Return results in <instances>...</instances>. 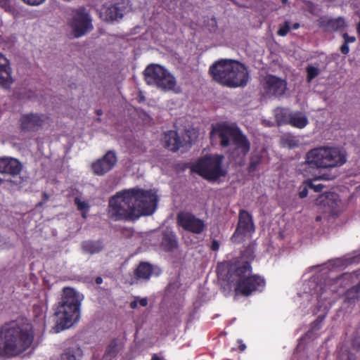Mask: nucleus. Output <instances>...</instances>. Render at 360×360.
Returning <instances> with one entry per match:
<instances>
[{
  "label": "nucleus",
  "instance_id": "56",
  "mask_svg": "<svg viewBox=\"0 0 360 360\" xmlns=\"http://www.w3.org/2000/svg\"><path fill=\"white\" fill-rule=\"evenodd\" d=\"M281 1H282V2H283V4H285V3L288 1V0H281Z\"/></svg>",
  "mask_w": 360,
  "mask_h": 360
},
{
  "label": "nucleus",
  "instance_id": "50",
  "mask_svg": "<svg viewBox=\"0 0 360 360\" xmlns=\"http://www.w3.org/2000/svg\"><path fill=\"white\" fill-rule=\"evenodd\" d=\"M82 212V218L84 219H86V217H87V212H89V210H82V211H80Z\"/></svg>",
  "mask_w": 360,
  "mask_h": 360
},
{
  "label": "nucleus",
  "instance_id": "47",
  "mask_svg": "<svg viewBox=\"0 0 360 360\" xmlns=\"http://www.w3.org/2000/svg\"><path fill=\"white\" fill-rule=\"evenodd\" d=\"M137 306H138V302H137V301L134 300V301L131 302V303H130V307H131V309H136V308L137 307Z\"/></svg>",
  "mask_w": 360,
  "mask_h": 360
},
{
  "label": "nucleus",
  "instance_id": "19",
  "mask_svg": "<svg viewBox=\"0 0 360 360\" xmlns=\"http://www.w3.org/2000/svg\"><path fill=\"white\" fill-rule=\"evenodd\" d=\"M22 169L21 162L16 158H0V173L12 176L18 175Z\"/></svg>",
  "mask_w": 360,
  "mask_h": 360
},
{
  "label": "nucleus",
  "instance_id": "61",
  "mask_svg": "<svg viewBox=\"0 0 360 360\" xmlns=\"http://www.w3.org/2000/svg\"><path fill=\"white\" fill-rule=\"evenodd\" d=\"M3 180L0 178V184L2 183Z\"/></svg>",
  "mask_w": 360,
  "mask_h": 360
},
{
  "label": "nucleus",
  "instance_id": "34",
  "mask_svg": "<svg viewBox=\"0 0 360 360\" xmlns=\"http://www.w3.org/2000/svg\"><path fill=\"white\" fill-rule=\"evenodd\" d=\"M325 315L319 316L315 321H314L311 323V330L316 331L319 330L321 328V324L325 319Z\"/></svg>",
  "mask_w": 360,
  "mask_h": 360
},
{
  "label": "nucleus",
  "instance_id": "55",
  "mask_svg": "<svg viewBox=\"0 0 360 360\" xmlns=\"http://www.w3.org/2000/svg\"><path fill=\"white\" fill-rule=\"evenodd\" d=\"M245 348V345H242L240 347V350H243Z\"/></svg>",
  "mask_w": 360,
  "mask_h": 360
},
{
  "label": "nucleus",
  "instance_id": "24",
  "mask_svg": "<svg viewBox=\"0 0 360 360\" xmlns=\"http://www.w3.org/2000/svg\"><path fill=\"white\" fill-rule=\"evenodd\" d=\"M162 247L167 252H172L178 248L176 236L173 232H165L162 240Z\"/></svg>",
  "mask_w": 360,
  "mask_h": 360
},
{
  "label": "nucleus",
  "instance_id": "41",
  "mask_svg": "<svg viewBox=\"0 0 360 360\" xmlns=\"http://www.w3.org/2000/svg\"><path fill=\"white\" fill-rule=\"evenodd\" d=\"M342 37L345 40L344 42L347 44H348V43L354 42L356 40V38L354 37H350V36H349V34L347 33H344Z\"/></svg>",
  "mask_w": 360,
  "mask_h": 360
},
{
  "label": "nucleus",
  "instance_id": "25",
  "mask_svg": "<svg viewBox=\"0 0 360 360\" xmlns=\"http://www.w3.org/2000/svg\"><path fill=\"white\" fill-rule=\"evenodd\" d=\"M82 356V349L77 345H74L64 350L60 360H81Z\"/></svg>",
  "mask_w": 360,
  "mask_h": 360
},
{
  "label": "nucleus",
  "instance_id": "38",
  "mask_svg": "<svg viewBox=\"0 0 360 360\" xmlns=\"http://www.w3.org/2000/svg\"><path fill=\"white\" fill-rule=\"evenodd\" d=\"M308 188L313 189L315 192H320L323 188L324 186L321 184H314L312 181H307Z\"/></svg>",
  "mask_w": 360,
  "mask_h": 360
},
{
  "label": "nucleus",
  "instance_id": "52",
  "mask_svg": "<svg viewBox=\"0 0 360 360\" xmlns=\"http://www.w3.org/2000/svg\"><path fill=\"white\" fill-rule=\"evenodd\" d=\"M356 31L359 34V41H360V21L359 22V23L357 25Z\"/></svg>",
  "mask_w": 360,
  "mask_h": 360
},
{
  "label": "nucleus",
  "instance_id": "51",
  "mask_svg": "<svg viewBox=\"0 0 360 360\" xmlns=\"http://www.w3.org/2000/svg\"><path fill=\"white\" fill-rule=\"evenodd\" d=\"M354 355L352 353L349 352L347 359L346 360H354Z\"/></svg>",
  "mask_w": 360,
  "mask_h": 360
},
{
  "label": "nucleus",
  "instance_id": "49",
  "mask_svg": "<svg viewBox=\"0 0 360 360\" xmlns=\"http://www.w3.org/2000/svg\"><path fill=\"white\" fill-rule=\"evenodd\" d=\"M8 1V0H0V6L3 8H6Z\"/></svg>",
  "mask_w": 360,
  "mask_h": 360
},
{
  "label": "nucleus",
  "instance_id": "3",
  "mask_svg": "<svg viewBox=\"0 0 360 360\" xmlns=\"http://www.w3.org/2000/svg\"><path fill=\"white\" fill-rule=\"evenodd\" d=\"M34 340L31 323L25 319L6 323L0 327V357H15L28 349Z\"/></svg>",
  "mask_w": 360,
  "mask_h": 360
},
{
  "label": "nucleus",
  "instance_id": "29",
  "mask_svg": "<svg viewBox=\"0 0 360 360\" xmlns=\"http://www.w3.org/2000/svg\"><path fill=\"white\" fill-rule=\"evenodd\" d=\"M262 162V158L259 155L251 157L248 165V171L249 173L255 172Z\"/></svg>",
  "mask_w": 360,
  "mask_h": 360
},
{
  "label": "nucleus",
  "instance_id": "1",
  "mask_svg": "<svg viewBox=\"0 0 360 360\" xmlns=\"http://www.w3.org/2000/svg\"><path fill=\"white\" fill-rule=\"evenodd\" d=\"M158 197L153 190L138 187L117 192L108 202V217L114 221H134L141 216L153 214Z\"/></svg>",
  "mask_w": 360,
  "mask_h": 360
},
{
  "label": "nucleus",
  "instance_id": "11",
  "mask_svg": "<svg viewBox=\"0 0 360 360\" xmlns=\"http://www.w3.org/2000/svg\"><path fill=\"white\" fill-rule=\"evenodd\" d=\"M255 227L252 214L245 210H240L236 230L231 236L233 243H240L245 237H251Z\"/></svg>",
  "mask_w": 360,
  "mask_h": 360
},
{
  "label": "nucleus",
  "instance_id": "10",
  "mask_svg": "<svg viewBox=\"0 0 360 360\" xmlns=\"http://www.w3.org/2000/svg\"><path fill=\"white\" fill-rule=\"evenodd\" d=\"M52 122L47 114H22L19 120L20 129L25 133L48 129Z\"/></svg>",
  "mask_w": 360,
  "mask_h": 360
},
{
  "label": "nucleus",
  "instance_id": "28",
  "mask_svg": "<svg viewBox=\"0 0 360 360\" xmlns=\"http://www.w3.org/2000/svg\"><path fill=\"white\" fill-rule=\"evenodd\" d=\"M360 286H352L348 289L345 292V300L349 303H355L356 301L360 299V293L358 288Z\"/></svg>",
  "mask_w": 360,
  "mask_h": 360
},
{
  "label": "nucleus",
  "instance_id": "30",
  "mask_svg": "<svg viewBox=\"0 0 360 360\" xmlns=\"http://www.w3.org/2000/svg\"><path fill=\"white\" fill-rule=\"evenodd\" d=\"M32 313L37 321H41L45 317L43 307L39 304L33 305Z\"/></svg>",
  "mask_w": 360,
  "mask_h": 360
},
{
  "label": "nucleus",
  "instance_id": "33",
  "mask_svg": "<svg viewBox=\"0 0 360 360\" xmlns=\"http://www.w3.org/2000/svg\"><path fill=\"white\" fill-rule=\"evenodd\" d=\"M74 202L79 211L89 210L90 206L88 202L81 200L79 197L75 198Z\"/></svg>",
  "mask_w": 360,
  "mask_h": 360
},
{
  "label": "nucleus",
  "instance_id": "48",
  "mask_svg": "<svg viewBox=\"0 0 360 360\" xmlns=\"http://www.w3.org/2000/svg\"><path fill=\"white\" fill-rule=\"evenodd\" d=\"M95 282H96V284L100 285V284H101L103 283V278L101 277H100V276H98V277L96 278Z\"/></svg>",
  "mask_w": 360,
  "mask_h": 360
},
{
  "label": "nucleus",
  "instance_id": "22",
  "mask_svg": "<svg viewBox=\"0 0 360 360\" xmlns=\"http://www.w3.org/2000/svg\"><path fill=\"white\" fill-rule=\"evenodd\" d=\"M126 9L124 4L117 3L108 7L105 11V18L108 21L117 20L122 18Z\"/></svg>",
  "mask_w": 360,
  "mask_h": 360
},
{
  "label": "nucleus",
  "instance_id": "40",
  "mask_svg": "<svg viewBox=\"0 0 360 360\" xmlns=\"http://www.w3.org/2000/svg\"><path fill=\"white\" fill-rule=\"evenodd\" d=\"M25 4L30 6H39L43 4L46 0H21Z\"/></svg>",
  "mask_w": 360,
  "mask_h": 360
},
{
  "label": "nucleus",
  "instance_id": "18",
  "mask_svg": "<svg viewBox=\"0 0 360 360\" xmlns=\"http://www.w3.org/2000/svg\"><path fill=\"white\" fill-rule=\"evenodd\" d=\"M278 124H288L293 127L302 129L308 124V119L304 114H276Z\"/></svg>",
  "mask_w": 360,
  "mask_h": 360
},
{
  "label": "nucleus",
  "instance_id": "13",
  "mask_svg": "<svg viewBox=\"0 0 360 360\" xmlns=\"http://www.w3.org/2000/svg\"><path fill=\"white\" fill-rule=\"evenodd\" d=\"M315 203L322 208L324 212L332 215H337L340 211V199L338 194L334 192L319 195Z\"/></svg>",
  "mask_w": 360,
  "mask_h": 360
},
{
  "label": "nucleus",
  "instance_id": "26",
  "mask_svg": "<svg viewBox=\"0 0 360 360\" xmlns=\"http://www.w3.org/2000/svg\"><path fill=\"white\" fill-rule=\"evenodd\" d=\"M82 248L85 252L93 255L101 252L103 245L101 240H86L82 243Z\"/></svg>",
  "mask_w": 360,
  "mask_h": 360
},
{
  "label": "nucleus",
  "instance_id": "39",
  "mask_svg": "<svg viewBox=\"0 0 360 360\" xmlns=\"http://www.w3.org/2000/svg\"><path fill=\"white\" fill-rule=\"evenodd\" d=\"M298 141L292 138H288L285 140V143L290 148H295L298 146Z\"/></svg>",
  "mask_w": 360,
  "mask_h": 360
},
{
  "label": "nucleus",
  "instance_id": "5",
  "mask_svg": "<svg viewBox=\"0 0 360 360\" xmlns=\"http://www.w3.org/2000/svg\"><path fill=\"white\" fill-rule=\"evenodd\" d=\"M56 324L53 329L59 333L70 328L79 319L80 300L77 292L71 288H64L61 301L54 312Z\"/></svg>",
  "mask_w": 360,
  "mask_h": 360
},
{
  "label": "nucleus",
  "instance_id": "2",
  "mask_svg": "<svg viewBox=\"0 0 360 360\" xmlns=\"http://www.w3.org/2000/svg\"><path fill=\"white\" fill-rule=\"evenodd\" d=\"M249 262L238 259L224 261L218 264L217 272L219 276H224L228 283L233 286L237 295L249 297L255 292H261L266 286L265 278L259 274H252Z\"/></svg>",
  "mask_w": 360,
  "mask_h": 360
},
{
  "label": "nucleus",
  "instance_id": "44",
  "mask_svg": "<svg viewBox=\"0 0 360 360\" xmlns=\"http://www.w3.org/2000/svg\"><path fill=\"white\" fill-rule=\"evenodd\" d=\"M340 51L343 54H347L349 53V46L348 44L345 43L341 46Z\"/></svg>",
  "mask_w": 360,
  "mask_h": 360
},
{
  "label": "nucleus",
  "instance_id": "58",
  "mask_svg": "<svg viewBox=\"0 0 360 360\" xmlns=\"http://www.w3.org/2000/svg\"><path fill=\"white\" fill-rule=\"evenodd\" d=\"M320 219H321V217H316V221L320 220Z\"/></svg>",
  "mask_w": 360,
  "mask_h": 360
},
{
  "label": "nucleus",
  "instance_id": "12",
  "mask_svg": "<svg viewBox=\"0 0 360 360\" xmlns=\"http://www.w3.org/2000/svg\"><path fill=\"white\" fill-rule=\"evenodd\" d=\"M176 223L184 231L194 234H201L206 229L205 221L188 211L179 212L176 215Z\"/></svg>",
  "mask_w": 360,
  "mask_h": 360
},
{
  "label": "nucleus",
  "instance_id": "4",
  "mask_svg": "<svg viewBox=\"0 0 360 360\" xmlns=\"http://www.w3.org/2000/svg\"><path fill=\"white\" fill-rule=\"evenodd\" d=\"M209 73L213 80L231 88L246 86L250 77L243 63L231 59L216 61L210 67Z\"/></svg>",
  "mask_w": 360,
  "mask_h": 360
},
{
  "label": "nucleus",
  "instance_id": "7",
  "mask_svg": "<svg viewBox=\"0 0 360 360\" xmlns=\"http://www.w3.org/2000/svg\"><path fill=\"white\" fill-rule=\"evenodd\" d=\"M346 161L345 150L338 147H319L307 153L305 162L313 168H333L343 165Z\"/></svg>",
  "mask_w": 360,
  "mask_h": 360
},
{
  "label": "nucleus",
  "instance_id": "45",
  "mask_svg": "<svg viewBox=\"0 0 360 360\" xmlns=\"http://www.w3.org/2000/svg\"><path fill=\"white\" fill-rule=\"evenodd\" d=\"M139 304L142 307H146L148 304V300L147 298H141L139 301Z\"/></svg>",
  "mask_w": 360,
  "mask_h": 360
},
{
  "label": "nucleus",
  "instance_id": "43",
  "mask_svg": "<svg viewBox=\"0 0 360 360\" xmlns=\"http://www.w3.org/2000/svg\"><path fill=\"white\" fill-rule=\"evenodd\" d=\"M219 247H220V243L217 240H213L212 241L210 248L212 251H215V252L218 251L219 249Z\"/></svg>",
  "mask_w": 360,
  "mask_h": 360
},
{
  "label": "nucleus",
  "instance_id": "42",
  "mask_svg": "<svg viewBox=\"0 0 360 360\" xmlns=\"http://www.w3.org/2000/svg\"><path fill=\"white\" fill-rule=\"evenodd\" d=\"M308 195V186H304L302 188H300L299 191V196L300 198H304L307 197Z\"/></svg>",
  "mask_w": 360,
  "mask_h": 360
},
{
  "label": "nucleus",
  "instance_id": "6",
  "mask_svg": "<svg viewBox=\"0 0 360 360\" xmlns=\"http://www.w3.org/2000/svg\"><path fill=\"white\" fill-rule=\"evenodd\" d=\"M217 136L222 148L230 146V138L232 139L235 148L233 153H237L241 161H243L250 150V143L247 136L242 132L236 124L226 122L217 123L212 127L210 137Z\"/></svg>",
  "mask_w": 360,
  "mask_h": 360
},
{
  "label": "nucleus",
  "instance_id": "23",
  "mask_svg": "<svg viewBox=\"0 0 360 360\" xmlns=\"http://www.w3.org/2000/svg\"><path fill=\"white\" fill-rule=\"evenodd\" d=\"M153 271V266L148 262H141L134 270V276L137 280L148 281Z\"/></svg>",
  "mask_w": 360,
  "mask_h": 360
},
{
  "label": "nucleus",
  "instance_id": "8",
  "mask_svg": "<svg viewBox=\"0 0 360 360\" xmlns=\"http://www.w3.org/2000/svg\"><path fill=\"white\" fill-rule=\"evenodd\" d=\"M146 82L155 86L163 91L181 92V87L177 85L175 77L165 68L158 64L148 65L143 71Z\"/></svg>",
  "mask_w": 360,
  "mask_h": 360
},
{
  "label": "nucleus",
  "instance_id": "37",
  "mask_svg": "<svg viewBox=\"0 0 360 360\" xmlns=\"http://www.w3.org/2000/svg\"><path fill=\"white\" fill-rule=\"evenodd\" d=\"M291 27L290 26V23L288 22H285L283 25H281L278 30L277 33L280 36H285L288 32L290 30Z\"/></svg>",
  "mask_w": 360,
  "mask_h": 360
},
{
  "label": "nucleus",
  "instance_id": "60",
  "mask_svg": "<svg viewBox=\"0 0 360 360\" xmlns=\"http://www.w3.org/2000/svg\"><path fill=\"white\" fill-rule=\"evenodd\" d=\"M323 179H330V178H328V177H325L324 176H323Z\"/></svg>",
  "mask_w": 360,
  "mask_h": 360
},
{
  "label": "nucleus",
  "instance_id": "15",
  "mask_svg": "<svg viewBox=\"0 0 360 360\" xmlns=\"http://www.w3.org/2000/svg\"><path fill=\"white\" fill-rule=\"evenodd\" d=\"M91 20L89 15L84 12L78 11L73 17L72 28L74 37L78 38L92 29Z\"/></svg>",
  "mask_w": 360,
  "mask_h": 360
},
{
  "label": "nucleus",
  "instance_id": "16",
  "mask_svg": "<svg viewBox=\"0 0 360 360\" xmlns=\"http://www.w3.org/2000/svg\"><path fill=\"white\" fill-rule=\"evenodd\" d=\"M15 82L9 60L0 53V87L8 90Z\"/></svg>",
  "mask_w": 360,
  "mask_h": 360
},
{
  "label": "nucleus",
  "instance_id": "21",
  "mask_svg": "<svg viewBox=\"0 0 360 360\" xmlns=\"http://www.w3.org/2000/svg\"><path fill=\"white\" fill-rule=\"evenodd\" d=\"M164 141L165 148L172 152H176L183 146V142L181 138L177 132L174 130H170L165 133Z\"/></svg>",
  "mask_w": 360,
  "mask_h": 360
},
{
  "label": "nucleus",
  "instance_id": "36",
  "mask_svg": "<svg viewBox=\"0 0 360 360\" xmlns=\"http://www.w3.org/2000/svg\"><path fill=\"white\" fill-rule=\"evenodd\" d=\"M352 347L356 352L360 351V333H356L352 340Z\"/></svg>",
  "mask_w": 360,
  "mask_h": 360
},
{
  "label": "nucleus",
  "instance_id": "31",
  "mask_svg": "<svg viewBox=\"0 0 360 360\" xmlns=\"http://www.w3.org/2000/svg\"><path fill=\"white\" fill-rule=\"evenodd\" d=\"M307 82H310L313 79L316 77L319 73L320 70L319 68H315L312 65H309L307 68Z\"/></svg>",
  "mask_w": 360,
  "mask_h": 360
},
{
  "label": "nucleus",
  "instance_id": "14",
  "mask_svg": "<svg viewBox=\"0 0 360 360\" xmlns=\"http://www.w3.org/2000/svg\"><path fill=\"white\" fill-rule=\"evenodd\" d=\"M117 161L115 153L109 150L101 158L92 163L91 169L95 174L101 176L110 171Z\"/></svg>",
  "mask_w": 360,
  "mask_h": 360
},
{
  "label": "nucleus",
  "instance_id": "17",
  "mask_svg": "<svg viewBox=\"0 0 360 360\" xmlns=\"http://www.w3.org/2000/svg\"><path fill=\"white\" fill-rule=\"evenodd\" d=\"M264 89L269 95L281 96L286 90V82L274 75L265 77Z\"/></svg>",
  "mask_w": 360,
  "mask_h": 360
},
{
  "label": "nucleus",
  "instance_id": "59",
  "mask_svg": "<svg viewBox=\"0 0 360 360\" xmlns=\"http://www.w3.org/2000/svg\"><path fill=\"white\" fill-rule=\"evenodd\" d=\"M95 112L99 113L101 112L100 110H96Z\"/></svg>",
  "mask_w": 360,
  "mask_h": 360
},
{
  "label": "nucleus",
  "instance_id": "57",
  "mask_svg": "<svg viewBox=\"0 0 360 360\" xmlns=\"http://www.w3.org/2000/svg\"><path fill=\"white\" fill-rule=\"evenodd\" d=\"M142 115L146 116V117H148L149 114L144 113V114H142Z\"/></svg>",
  "mask_w": 360,
  "mask_h": 360
},
{
  "label": "nucleus",
  "instance_id": "32",
  "mask_svg": "<svg viewBox=\"0 0 360 360\" xmlns=\"http://www.w3.org/2000/svg\"><path fill=\"white\" fill-rule=\"evenodd\" d=\"M117 345L116 340H112L107 347L105 355L115 356L117 353Z\"/></svg>",
  "mask_w": 360,
  "mask_h": 360
},
{
  "label": "nucleus",
  "instance_id": "20",
  "mask_svg": "<svg viewBox=\"0 0 360 360\" xmlns=\"http://www.w3.org/2000/svg\"><path fill=\"white\" fill-rule=\"evenodd\" d=\"M317 25L325 32H335L346 26L343 18H330L321 16L316 20Z\"/></svg>",
  "mask_w": 360,
  "mask_h": 360
},
{
  "label": "nucleus",
  "instance_id": "27",
  "mask_svg": "<svg viewBox=\"0 0 360 360\" xmlns=\"http://www.w3.org/2000/svg\"><path fill=\"white\" fill-rule=\"evenodd\" d=\"M357 277L356 272L353 273H344L340 276L337 277L335 282L342 287H345L354 282Z\"/></svg>",
  "mask_w": 360,
  "mask_h": 360
},
{
  "label": "nucleus",
  "instance_id": "54",
  "mask_svg": "<svg viewBox=\"0 0 360 360\" xmlns=\"http://www.w3.org/2000/svg\"><path fill=\"white\" fill-rule=\"evenodd\" d=\"M300 27V24L299 23H295L292 26V28L293 29H297L298 27Z\"/></svg>",
  "mask_w": 360,
  "mask_h": 360
},
{
  "label": "nucleus",
  "instance_id": "35",
  "mask_svg": "<svg viewBox=\"0 0 360 360\" xmlns=\"http://www.w3.org/2000/svg\"><path fill=\"white\" fill-rule=\"evenodd\" d=\"M305 6L307 9V11L314 14L317 15L319 12V8H318V6L315 4L314 3L307 1L305 2Z\"/></svg>",
  "mask_w": 360,
  "mask_h": 360
},
{
  "label": "nucleus",
  "instance_id": "46",
  "mask_svg": "<svg viewBox=\"0 0 360 360\" xmlns=\"http://www.w3.org/2000/svg\"><path fill=\"white\" fill-rule=\"evenodd\" d=\"M150 360H165L162 357L160 356L157 354H153L151 356Z\"/></svg>",
  "mask_w": 360,
  "mask_h": 360
},
{
  "label": "nucleus",
  "instance_id": "9",
  "mask_svg": "<svg viewBox=\"0 0 360 360\" xmlns=\"http://www.w3.org/2000/svg\"><path fill=\"white\" fill-rule=\"evenodd\" d=\"M223 158L221 155H206L198 160L192 166L191 171L207 181H217L226 174L222 168Z\"/></svg>",
  "mask_w": 360,
  "mask_h": 360
},
{
  "label": "nucleus",
  "instance_id": "53",
  "mask_svg": "<svg viewBox=\"0 0 360 360\" xmlns=\"http://www.w3.org/2000/svg\"><path fill=\"white\" fill-rule=\"evenodd\" d=\"M211 20L214 22V30H215L217 29V21H216V19H215L214 18H212L211 19Z\"/></svg>",
  "mask_w": 360,
  "mask_h": 360
}]
</instances>
